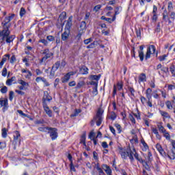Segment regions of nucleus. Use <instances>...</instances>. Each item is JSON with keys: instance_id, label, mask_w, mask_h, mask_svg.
Segmentation results:
<instances>
[{"instance_id": "nucleus-1", "label": "nucleus", "mask_w": 175, "mask_h": 175, "mask_svg": "<svg viewBox=\"0 0 175 175\" xmlns=\"http://www.w3.org/2000/svg\"><path fill=\"white\" fill-rule=\"evenodd\" d=\"M16 14H9L8 16H6L2 23L3 30L0 31V44H5V43L10 44L14 40V36H10V30L9 29L10 28V24L9 23L14 18Z\"/></svg>"}, {"instance_id": "nucleus-2", "label": "nucleus", "mask_w": 175, "mask_h": 175, "mask_svg": "<svg viewBox=\"0 0 175 175\" xmlns=\"http://www.w3.org/2000/svg\"><path fill=\"white\" fill-rule=\"evenodd\" d=\"M119 154H120L122 159H126V158H129L131 162L135 161V159L132 156V150L131 149H125L122 147H118Z\"/></svg>"}, {"instance_id": "nucleus-3", "label": "nucleus", "mask_w": 175, "mask_h": 175, "mask_svg": "<svg viewBox=\"0 0 175 175\" xmlns=\"http://www.w3.org/2000/svg\"><path fill=\"white\" fill-rule=\"evenodd\" d=\"M103 109L102 108H98L96 116H94L93 120H92V122H94V121L96 123L97 126H100V124H102V122L103 121Z\"/></svg>"}, {"instance_id": "nucleus-4", "label": "nucleus", "mask_w": 175, "mask_h": 175, "mask_svg": "<svg viewBox=\"0 0 175 175\" xmlns=\"http://www.w3.org/2000/svg\"><path fill=\"white\" fill-rule=\"evenodd\" d=\"M42 54L44 55L41 59H40V65H42V64H44L49 59V58H51L53 55H54V53L50 52V50L49 49H44L42 51Z\"/></svg>"}, {"instance_id": "nucleus-5", "label": "nucleus", "mask_w": 175, "mask_h": 175, "mask_svg": "<svg viewBox=\"0 0 175 175\" xmlns=\"http://www.w3.org/2000/svg\"><path fill=\"white\" fill-rule=\"evenodd\" d=\"M151 54H155V46L150 45L147 49V52L145 55V59L147 60L151 57Z\"/></svg>"}, {"instance_id": "nucleus-6", "label": "nucleus", "mask_w": 175, "mask_h": 175, "mask_svg": "<svg viewBox=\"0 0 175 175\" xmlns=\"http://www.w3.org/2000/svg\"><path fill=\"white\" fill-rule=\"evenodd\" d=\"M18 83L21 85L18 86L19 91H23L24 90H28V87H29V83L25 82V81L23 79H18Z\"/></svg>"}, {"instance_id": "nucleus-7", "label": "nucleus", "mask_w": 175, "mask_h": 175, "mask_svg": "<svg viewBox=\"0 0 175 175\" xmlns=\"http://www.w3.org/2000/svg\"><path fill=\"white\" fill-rule=\"evenodd\" d=\"M56 128L49 127V130H48V133H50V137L52 140H55L57 137H58V133L57 132Z\"/></svg>"}, {"instance_id": "nucleus-8", "label": "nucleus", "mask_w": 175, "mask_h": 175, "mask_svg": "<svg viewBox=\"0 0 175 175\" xmlns=\"http://www.w3.org/2000/svg\"><path fill=\"white\" fill-rule=\"evenodd\" d=\"M172 148L170 152H167V155L170 159L174 160L175 159V141H172Z\"/></svg>"}, {"instance_id": "nucleus-9", "label": "nucleus", "mask_w": 175, "mask_h": 175, "mask_svg": "<svg viewBox=\"0 0 175 175\" xmlns=\"http://www.w3.org/2000/svg\"><path fill=\"white\" fill-rule=\"evenodd\" d=\"M0 107H3V111L9 109V103H8L7 98H0Z\"/></svg>"}, {"instance_id": "nucleus-10", "label": "nucleus", "mask_w": 175, "mask_h": 175, "mask_svg": "<svg viewBox=\"0 0 175 175\" xmlns=\"http://www.w3.org/2000/svg\"><path fill=\"white\" fill-rule=\"evenodd\" d=\"M72 21H73V16H70L68 18V19L66 21V23L65 25L64 30L70 31V28H72Z\"/></svg>"}, {"instance_id": "nucleus-11", "label": "nucleus", "mask_w": 175, "mask_h": 175, "mask_svg": "<svg viewBox=\"0 0 175 175\" xmlns=\"http://www.w3.org/2000/svg\"><path fill=\"white\" fill-rule=\"evenodd\" d=\"M43 107L45 113L49 116V117H53V111L50 109L49 106H47V104L45 102H43Z\"/></svg>"}, {"instance_id": "nucleus-12", "label": "nucleus", "mask_w": 175, "mask_h": 175, "mask_svg": "<svg viewBox=\"0 0 175 175\" xmlns=\"http://www.w3.org/2000/svg\"><path fill=\"white\" fill-rule=\"evenodd\" d=\"M73 75H75V72H70L66 74V75H64V77L62 79V83H68V81L70 80V76H73Z\"/></svg>"}, {"instance_id": "nucleus-13", "label": "nucleus", "mask_w": 175, "mask_h": 175, "mask_svg": "<svg viewBox=\"0 0 175 175\" xmlns=\"http://www.w3.org/2000/svg\"><path fill=\"white\" fill-rule=\"evenodd\" d=\"M69 35H70V31L64 30V32L62 34V40L66 42L69 39Z\"/></svg>"}, {"instance_id": "nucleus-14", "label": "nucleus", "mask_w": 175, "mask_h": 175, "mask_svg": "<svg viewBox=\"0 0 175 175\" xmlns=\"http://www.w3.org/2000/svg\"><path fill=\"white\" fill-rule=\"evenodd\" d=\"M156 148L157 151H159V154L162 155V157H166L167 154L165 152V150H163L161 144H156Z\"/></svg>"}, {"instance_id": "nucleus-15", "label": "nucleus", "mask_w": 175, "mask_h": 175, "mask_svg": "<svg viewBox=\"0 0 175 175\" xmlns=\"http://www.w3.org/2000/svg\"><path fill=\"white\" fill-rule=\"evenodd\" d=\"M101 167L102 169H103V170H105L107 175L113 173V172L111 171V168H110V167L106 164H103L101 165Z\"/></svg>"}, {"instance_id": "nucleus-16", "label": "nucleus", "mask_w": 175, "mask_h": 175, "mask_svg": "<svg viewBox=\"0 0 175 175\" xmlns=\"http://www.w3.org/2000/svg\"><path fill=\"white\" fill-rule=\"evenodd\" d=\"M144 49V46L141 45V46H139V50H140V51H138L139 59H140V61H142V62H143L144 59V52H143Z\"/></svg>"}, {"instance_id": "nucleus-17", "label": "nucleus", "mask_w": 175, "mask_h": 175, "mask_svg": "<svg viewBox=\"0 0 175 175\" xmlns=\"http://www.w3.org/2000/svg\"><path fill=\"white\" fill-rule=\"evenodd\" d=\"M16 77H12V78H10V79H7V81H6V85H8V86H10V85H12L13 83L14 84H16Z\"/></svg>"}, {"instance_id": "nucleus-18", "label": "nucleus", "mask_w": 175, "mask_h": 175, "mask_svg": "<svg viewBox=\"0 0 175 175\" xmlns=\"http://www.w3.org/2000/svg\"><path fill=\"white\" fill-rule=\"evenodd\" d=\"M85 29H87V23H85V21L81 22L79 31L81 32H85Z\"/></svg>"}, {"instance_id": "nucleus-19", "label": "nucleus", "mask_w": 175, "mask_h": 175, "mask_svg": "<svg viewBox=\"0 0 175 175\" xmlns=\"http://www.w3.org/2000/svg\"><path fill=\"white\" fill-rule=\"evenodd\" d=\"M51 99H53V98L50 96V95L49 94V92H44V96H43L42 100H44V102H46V101L50 102Z\"/></svg>"}, {"instance_id": "nucleus-20", "label": "nucleus", "mask_w": 175, "mask_h": 175, "mask_svg": "<svg viewBox=\"0 0 175 175\" xmlns=\"http://www.w3.org/2000/svg\"><path fill=\"white\" fill-rule=\"evenodd\" d=\"M152 92V90L151 88H148L146 91V95L148 100H151L152 96H151V93Z\"/></svg>"}, {"instance_id": "nucleus-21", "label": "nucleus", "mask_w": 175, "mask_h": 175, "mask_svg": "<svg viewBox=\"0 0 175 175\" xmlns=\"http://www.w3.org/2000/svg\"><path fill=\"white\" fill-rule=\"evenodd\" d=\"M147 77L146 76V74L141 73L139 76V83H143L144 81H146Z\"/></svg>"}, {"instance_id": "nucleus-22", "label": "nucleus", "mask_w": 175, "mask_h": 175, "mask_svg": "<svg viewBox=\"0 0 175 175\" xmlns=\"http://www.w3.org/2000/svg\"><path fill=\"white\" fill-rule=\"evenodd\" d=\"M96 168L98 170L99 175H106V174H105V172H103V170H102V168L99 166V163L96 165Z\"/></svg>"}, {"instance_id": "nucleus-23", "label": "nucleus", "mask_w": 175, "mask_h": 175, "mask_svg": "<svg viewBox=\"0 0 175 175\" xmlns=\"http://www.w3.org/2000/svg\"><path fill=\"white\" fill-rule=\"evenodd\" d=\"M141 143L143 146V151H147V150H148V145H147V143H146V141H144V139H142L141 140Z\"/></svg>"}, {"instance_id": "nucleus-24", "label": "nucleus", "mask_w": 175, "mask_h": 175, "mask_svg": "<svg viewBox=\"0 0 175 175\" xmlns=\"http://www.w3.org/2000/svg\"><path fill=\"white\" fill-rule=\"evenodd\" d=\"M80 144H83L85 147H87V144H85V134H83L81 137Z\"/></svg>"}, {"instance_id": "nucleus-25", "label": "nucleus", "mask_w": 175, "mask_h": 175, "mask_svg": "<svg viewBox=\"0 0 175 175\" xmlns=\"http://www.w3.org/2000/svg\"><path fill=\"white\" fill-rule=\"evenodd\" d=\"M90 79L91 80H95L96 82L99 81L100 79V75H90Z\"/></svg>"}, {"instance_id": "nucleus-26", "label": "nucleus", "mask_w": 175, "mask_h": 175, "mask_svg": "<svg viewBox=\"0 0 175 175\" xmlns=\"http://www.w3.org/2000/svg\"><path fill=\"white\" fill-rule=\"evenodd\" d=\"M98 45V41H94L92 43L87 46V49H94Z\"/></svg>"}, {"instance_id": "nucleus-27", "label": "nucleus", "mask_w": 175, "mask_h": 175, "mask_svg": "<svg viewBox=\"0 0 175 175\" xmlns=\"http://www.w3.org/2000/svg\"><path fill=\"white\" fill-rule=\"evenodd\" d=\"M2 133H1V136L2 137H3L4 139H6V137H8V130L6 129V128H4L1 130Z\"/></svg>"}, {"instance_id": "nucleus-28", "label": "nucleus", "mask_w": 175, "mask_h": 175, "mask_svg": "<svg viewBox=\"0 0 175 175\" xmlns=\"http://www.w3.org/2000/svg\"><path fill=\"white\" fill-rule=\"evenodd\" d=\"M50 127L49 126H41L38 128V131L40 132H47V131H49Z\"/></svg>"}, {"instance_id": "nucleus-29", "label": "nucleus", "mask_w": 175, "mask_h": 175, "mask_svg": "<svg viewBox=\"0 0 175 175\" xmlns=\"http://www.w3.org/2000/svg\"><path fill=\"white\" fill-rule=\"evenodd\" d=\"M85 83L83 81H79L77 86H76V90H79L81 88L83 85H85Z\"/></svg>"}, {"instance_id": "nucleus-30", "label": "nucleus", "mask_w": 175, "mask_h": 175, "mask_svg": "<svg viewBox=\"0 0 175 175\" xmlns=\"http://www.w3.org/2000/svg\"><path fill=\"white\" fill-rule=\"evenodd\" d=\"M160 114L165 117V118H170V116H169V113L165 111H160Z\"/></svg>"}, {"instance_id": "nucleus-31", "label": "nucleus", "mask_w": 175, "mask_h": 175, "mask_svg": "<svg viewBox=\"0 0 175 175\" xmlns=\"http://www.w3.org/2000/svg\"><path fill=\"white\" fill-rule=\"evenodd\" d=\"M61 66V62H56L55 63V64L52 66L53 69H54L55 70H58V68H59V66Z\"/></svg>"}, {"instance_id": "nucleus-32", "label": "nucleus", "mask_w": 175, "mask_h": 175, "mask_svg": "<svg viewBox=\"0 0 175 175\" xmlns=\"http://www.w3.org/2000/svg\"><path fill=\"white\" fill-rule=\"evenodd\" d=\"M131 152H133L132 154V157H135V159L138 160L139 158V154H137V152H136V149L133 148V150H131Z\"/></svg>"}, {"instance_id": "nucleus-33", "label": "nucleus", "mask_w": 175, "mask_h": 175, "mask_svg": "<svg viewBox=\"0 0 175 175\" xmlns=\"http://www.w3.org/2000/svg\"><path fill=\"white\" fill-rule=\"evenodd\" d=\"M116 85L118 91H121V90H122V87H124V83L122 81H119L117 83Z\"/></svg>"}, {"instance_id": "nucleus-34", "label": "nucleus", "mask_w": 175, "mask_h": 175, "mask_svg": "<svg viewBox=\"0 0 175 175\" xmlns=\"http://www.w3.org/2000/svg\"><path fill=\"white\" fill-rule=\"evenodd\" d=\"M59 18H60L61 21L65 20L66 18V13L65 12H63L60 14Z\"/></svg>"}, {"instance_id": "nucleus-35", "label": "nucleus", "mask_w": 175, "mask_h": 175, "mask_svg": "<svg viewBox=\"0 0 175 175\" xmlns=\"http://www.w3.org/2000/svg\"><path fill=\"white\" fill-rule=\"evenodd\" d=\"M15 135H14V140H18V137H20L21 135H20V132L18 131H16L14 132Z\"/></svg>"}, {"instance_id": "nucleus-36", "label": "nucleus", "mask_w": 175, "mask_h": 175, "mask_svg": "<svg viewBox=\"0 0 175 175\" xmlns=\"http://www.w3.org/2000/svg\"><path fill=\"white\" fill-rule=\"evenodd\" d=\"M165 105L167 106V108L170 110H172L173 109V105H172V102H170V100L166 101Z\"/></svg>"}, {"instance_id": "nucleus-37", "label": "nucleus", "mask_w": 175, "mask_h": 175, "mask_svg": "<svg viewBox=\"0 0 175 175\" xmlns=\"http://www.w3.org/2000/svg\"><path fill=\"white\" fill-rule=\"evenodd\" d=\"M8 59H10V55L5 54L4 57L2 58L1 61L5 63L8 61Z\"/></svg>"}, {"instance_id": "nucleus-38", "label": "nucleus", "mask_w": 175, "mask_h": 175, "mask_svg": "<svg viewBox=\"0 0 175 175\" xmlns=\"http://www.w3.org/2000/svg\"><path fill=\"white\" fill-rule=\"evenodd\" d=\"M157 126L159 132H161L162 133H165V132H166V129H165V127H163V126L159 124Z\"/></svg>"}, {"instance_id": "nucleus-39", "label": "nucleus", "mask_w": 175, "mask_h": 175, "mask_svg": "<svg viewBox=\"0 0 175 175\" xmlns=\"http://www.w3.org/2000/svg\"><path fill=\"white\" fill-rule=\"evenodd\" d=\"M81 72H82V75H88V68L87 67H83L81 69Z\"/></svg>"}, {"instance_id": "nucleus-40", "label": "nucleus", "mask_w": 175, "mask_h": 175, "mask_svg": "<svg viewBox=\"0 0 175 175\" xmlns=\"http://www.w3.org/2000/svg\"><path fill=\"white\" fill-rule=\"evenodd\" d=\"M170 70L172 75V76H175V66L174 65H171L170 68Z\"/></svg>"}, {"instance_id": "nucleus-41", "label": "nucleus", "mask_w": 175, "mask_h": 175, "mask_svg": "<svg viewBox=\"0 0 175 175\" xmlns=\"http://www.w3.org/2000/svg\"><path fill=\"white\" fill-rule=\"evenodd\" d=\"M139 2V5H141V6H144L145 3L144 2H148V3H150V2H151V1L152 0H138Z\"/></svg>"}, {"instance_id": "nucleus-42", "label": "nucleus", "mask_w": 175, "mask_h": 175, "mask_svg": "<svg viewBox=\"0 0 175 175\" xmlns=\"http://www.w3.org/2000/svg\"><path fill=\"white\" fill-rule=\"evenodd\" d=\"M167 58V55H163L159 57V60L162 62V61H165Z\"/></svg>"}, {"instance_id": "nucleus-43", "label": "nucleus", "mask_w": 175, "mask_h": 175, "mask_svg": "<svg viewBox=\"0 0 175 175\" xmlns=\"http://www.w3.org/2000/svg\"><path fill=\"white\" fill-rule=\"evenodd\" d=\"M25 13H27V11L25 10V8H21L20 10V16L21 17H23Z\"/></svg>"}, {"instance_id": "nucleus-44", "label": "nucleus", "mask_w": 175, "mask_h": 175, "mask_svg": "<svg viewBox=\"0 0 175 175\" xmlns=\"http://www.w3.org/2000/svg\"><path fill=\"white\" fill-rule=\"evenodd\" d=\"M140 100L142 105H146V103H147V98L143 96H140Z\"/></svg>"}, {"instance_id": "nucleus-45", "label": "nucleus", "mask_w": 175, "mask_h": 175, "mask_svg": "<svg viewBox=\"0 0 175 175\" xmlns=\"http://www.w3.org/2000/svg\"><path fill=\"white\" fill-rule=\"evenodd\" d=\"M167 10L169 12H172V10H173V3H172V1L168 2Z\"/></svg>"}, {"instance_id": "nucleus-46", "label": "nucleus", "mask_w": 175, "mask_h": 175, "mask_svg": "<svg viewBox=\"0 0 175 175\" xmlns=\"http://www.w3.org/2000/svg\"><path fill=\"white\" fill-rule=\"evenodd\" d=\"M161 71L163 72V73H169V68L163 66V68H161Z\"/></svg>"}, {"instance_id": "nucleus-47", "label": "nucleus", "mask_w": 175, "mask_h": 175, "mask_svg": "<svg viewBox=\"0 0 175 175\" xmlns=\"http://www.w3.org/2000/svg\"><path fill=\"white\" fill-rule=\"evenodd\" d=\"M110 118L112 120V121H114V120L117 118V115H116V113L114 111L111 112Z\"/></svg>"}, {"instance_id": "nucleus-48", "label": "nucleus", "mask_w": 175, "mask_h": 175, "mask_svg": "<svg viewBox=\"0 0 175 175\" xmlns=\"http://www.w3.org/2000/svg\"><path fill=\"white\" fill-rule=\"evenodd\" d=\"M115 126L118 131V133H121V132H122V130L121 129V125H120V124H115Z\"/></svg>"}, {"instance_id": "nucleus-49", "label": "nucleus", "mask_w": 175, "mask_h": 175, "mask_svg": "<svg viewBox=\"0 0 175 175\" xmlns=\"http://www.w3.org/2000/svg\"><path fill=\"white\" fill-rule=\"evenodd\" d=\"M39 43H42L44 46H47L49 44V42H47L45 39H41L38 41Z\"/></svg>"}, {"instance_id": "nucleus-50", "label": "nucleus", "mask_w": 175, "mask_h": 175, "mask_svg": "<svg viewBox=\"0 0 175 175\" xmlns=\"http://www.w3.org/2000/svg\"><path fill=\"white\" fill-rule=\"evenodd\" d=\"M14 96V92L10 91L9 94V100L12 102L13 100V98Z\"/></svg>"}, {"instance_id": "nucleus-51", "label": "nucleus", "mask_w": 175, "mask_h": 175, "mask_svg": "<svg viewBox=\"0 0 175 175\" xmlns=\"http://www.w3.org/2000/svg\"><path fill=\"white\" fill-rule=\"evenodd\" d=\"M129 120L130 121H131L132 124H136V120H135V117H133V115H129Z\"/></svg>"}, {"instance_id": "nucleus-52", "label": "nucleus", "mask_w": 175, "mask_h": 175, "mask_svg": "<svg viewBox=\"0 0 175 175\" xmlns=\"http://www.w3.org/2000/svg\"><path fill=\"white\" fill-rule=\"evenodd\" d=\"M7 75H8V69L5 67H4L2 70V76H3V77H6Z\"/></svg>"}, {"instance_id": "nucleus-53", "label": "nucleus", "mask_w": 175, "mask_h": 175, "mask_svg": "<svg viewBox=\"0 0 175 175\" xmlns=\"http://www.w3.org/2000/svg\"><path fill=\"white\" fill-rule=\"evenodd\" d=\"M100 8H102V5H97L94 8L93 10L96 12H99V10H100Z\"/></svg>"}, {"instance_id": "nucleus-54", "label": "nucleus", "mask_w": 175, "mask_h": 175, "mask_svg": "<svg viewBox=\"0 0 175 175\" xmlns=\"http://www.w3.org/2000/svg\"><path fill=\"white\" fill-rule=\"evenodd\" d=\"M79 113H81L80 109H76V110H75V113H73V114H71V115H70V117H71V118L76 117V116H77L79 114Z\"/></svg>"}, {"instance_id": "nucleus-55", "label": "nucleus", "mask_w": 175, "mask_h": 175, "mask_svg": "<svg viewBox=\"0 0 175 175\" xmlns=\"http://www.w3.org/2000/svg\"><path fill=\"white\" fill-rule=\"evenodd\" d=\"M101 20H105L107 23H109V24H111V19L110 18H106L105 16H101Z\"/></svg>"}, {"instance_id": "nucleus-56", "label": "nucleus", "mask_w": 175, "mask_h": 175, "mask_svg": "<svg viewBox=\"0 0 175 175\" xmlns=\"http://www.w3.org/2000/svg\"><path fill=\"white\" fill-rule=\"evenodd\" d=\"M89 137L90 138L91 140H93L94 139H96L95 137V133L94 132H90L89 134Z\"/></svg>"}, {"instance_id": "nucleus-57", "label": "nucleus", "mask_w": 175, "mask_h": 175, "mask_svg": "<svg viewBox=\"0 0 175 175\" xmlns=\"http://www.w3.org/2000/svg\"><path fill=\"white\" fill-rule=\"evenodd\" d=\"M1 94H6V93L8 92V87L3 86V87L1 89Z\"/></svg>"}, {"instance_id": "nucleus-58", "label": "nucleus", "mask_w": 175, "mask_h": 175, "mask_svg": "<svg viewBox=\"0 0 175 175\" xmlns=\"http://www.w3.org/2000/svg\"><path fill=\"white\" fill-rule=\"evenodd\" d=\"M10 64H14L16 62V56L13 55L10 59Z\"/></svg>"}, {"instance_id": "nucleus-59", "label": "nucleus", "mask_w": 175, "mask_h": 175, "mask_svg": "<svg viewBox=\"0 0 175 175\" xmlns=\"http://www.w3.org/2000/svg\"><path fill=\"white\" fill-rule=\"evenodd\" d=\"M47 40H49V42H54V40H55V38H54V36H48L46 37Z\"/></svg>"}, {"instance_id": "nucleus-60", "label": "nucleus", "mask_w": 175, "mask_h": 175, "mask_svg": "<svg viewBox=\"0 0 175 175\" xmlns=\"http://www.w3.org/2000/svg\"><path fill=\"white\" fill-rule=\"evenodd\" d=\"M163 135L164 137H165L167 140H170V134H169V133L165 131V133H163Z\"/></svg>"}, {"instance_id": "nucleus-61", "label": "nucleus", "mask_w": 175, "mask_h": 175, "mask_svg": "<svg viewBox=\"0 0 175 175\" xmlns=\"http://www.w3.org/2000/svg\"><path fill=\"white\" fill-rule=\"evenodd\" d=\"M129 91L131 92V95L133 96H135V89H133V88L131 87H129Z\"/></svg>"}, {"instance_id": "nucleus-62", "label": "nucleus", "mask_w": 175, "mask_h": 175, "mask_svg": "<svg viewBox=\"0 0 175 175\" xmlns=\"http://www.w3.org/2000/svg\"><path fill=\"white\" fill-rule=\"evenodd\" d=\"M27 75H25V79H31V77H32V72H31V71L27 70Z\"/></svg>"}, {"instance_id": "nucleus-63", "label": "nucleus", "mask_w": 175, "mask_h": 175, "mask_svg": "<svg viewBox=\"0 0 175 175\" xmlns=\"http://www.w3.org/2000/svg\"><path fill=\"white\" fill-rule=\"evenodd\" d=\"M168 90L170 91H172V90H175V84L174 83V85L170 84L168 85Z\"/></svg>"}, {"instance_id": "nucleus-64", "label": "nucleus", "mask_w": 175, "mask_h": 175, "mask_svg": "<svg viewBox=\"0 0 175 175\" xmlns=\"http://www.w3.org/2000/svg\"><path fill=\"white\" fill-rule=\"evenodd\" d=\"M170 17L172 18V20L174 21L175 20V12H171V13L170 14Z\"/></svg>"}]
</instances>
